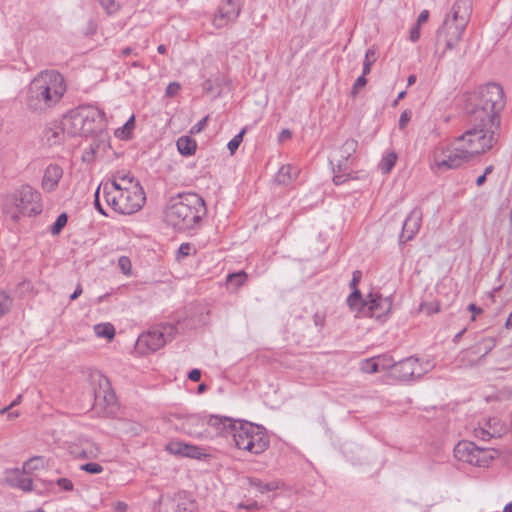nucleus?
Listing matches in <instances>:
<instances>
[{
    "label": "nucleus",
    "mask_w": 512,
    "mask_h": 512,
    "mask_svg": "<svg viewBox=\"0 0 512 512\" xmlns=\"http://www.w3.org/2000/svg\"><path fill=\"white\" fill-rule=\"evenodd\" d=\"M379 371L391 370V373L394 372V367L396 362L390 355L383 354L375 356Z\"/></svg>",
    "instance_id": "nucleus-32"
},
{
    "label": "nucleus",
    "mask_w": 512,
    "mask_h": 512,
    "mask_svg": "<svg viewBox=\"0 0 512 512\" xmlns=\"http://www.w3.org/2000/svg\"><path fill=\"white\" fill-rule=\"evenodd\" d=\"M206 214L204 199L192 192L179 193L170 198L164 210L166 223L179 231L199 227Z\"/></svg>",
    "instance_id": "nucleus-4"
},
{
    "label": "nucleus",
    "mask_w": 512,
    "mask_h": 512,
    "mask_svg": "<svg viewBox=\"0 0 512 512\" xmlns=\"http://www.w3.org/2000/svg\"><path fill=\"white\" fill-rule=\"evenodd\" d=\"M65 133L66 131L64 130V125L62 123L60 125L54 124L44 130L43 137L48 144L54 145L62 140V136Z\"/></svg>",
    "instance_id": "nucleus-28"
},
{
    "label": "nucleus",
    "mask_w": 512,
    "mask_h": 512,
    "mask_svg": "<svg viewBox=\"0 0 512 512\" xmlns=\"http://www.w3.org/2000/svg\"><path fill=\"white\" fill-rule=\"evenodd\" d=\"M106 203L117 213L130 215L139 211L145 203L143 189L103 191Z\"/></svg>",
    "instance_id": "nucleus-8"
},
{
    "label": "nucleus",
    "mask_w": 512,
    "mask_h": 512,
    "mask_svg": "<svg viewBox=\"0 0 512 512\" xmlns=\"http://www.w3.org/2000/svg\"><path fill=\"white\" fill-rule=\"evenodd\" d=\"M6 482L12 487L19 488L25 492L33 490L32 479L27 477L22 469H11L6 471Z\"/></svg>",
    "instance_id": "nucleus-22"
},
{
    "label": "nucleus",
    "mask_w": 512,
    "mask_h": 512,
    "mask_svg": "<svg viewBox=\"0 0 512 512\" xmlns=\"http://www.w3.org/2000/svg\"><path fill=\"white\" fill-rule=\"evenodd\" d=\"M243 0H223L213 18L214 27L220 29L234 23L241 13Z\"/></svg>",
    "instance_id": "nucleus-12"
},
{
    "label": "nucleus",
    "mask_w": 512,
    "mask_h": 512,
    "mask_svg": "<svg viewBox=\"0 0 512 512\" xmlns=\"http://www.w3.org/2000/svg\"><path fill=\"white\" fill-rule=\"evenodd\" d=\"M367 83V80L364 76H359L353 84L351 94L355 97L358 94V90L363 88Z\"/></svg>",
    "instance_id": "nucleus-47"
},
{
    "label": "nucleus",
    "mask_w": 512,
    "mask_h": 512,
    "mask_svg": "<svg viewBox=\"0 0 512 512\" xmlns=\"http://www.w3.org/2000/svg\"><path fill=\"white\" fill-rule=\"evenodd\" d=\"M12 298L5 292H0V318L11 308Z\"/></svg>",
    "instance_id": "nucleus-37"
},
{
    "label": "nucleus",
    "mask_w": 512,
    "mask_h": 512,
    "mask_svg": "<svg viewBox=\"0 0 512 512\" xmlns=\"http://www.w3.org/2000/svg\"><path fill=\"white\" fill-rule=\"evenodd\" d=\"M180 90V84L177 82H171L166 88V95L169 97L175 96Z\"/></svg>",
    "instance_id": "nucleus-52"
},
{
    "label": "nucleus",
    "mask_w": 512,
    "mask_h": 512,
    "mask_svg": "<svg viewBox=\"0 0 512 512\" xmlns=\"http://www.w3.org/2000/svg\"><path fill=\"white\" fill-rule=\"evenodd\" d=\"M188 378L194 382L199 381L201 378V371L199 369H192L188 374Z\"/></svg>",
    "instance_id": "nucleus-55"
},
{
    "label": "nucleus",
    "mask_w": 512,
    "mask_h": 512,
    "mask_svg": "<svg viewBox=\"0 0 512 512\" xmlns=\"http://www.w3.org/2000/svg\"><path fill=\"white\" fill-rule=\"evenodd\" d=\"M431 368L432 364L429 361L421 363L418 358L410 356L396 362L392 376L401 381L419 379Z\"/></svg>",
    "instance_id": "nucleus-11"
},
{
    "label": "nucleus",
    "mask_w": 512,
    "mask_h": 512,
    "mask_svg": "<svg viewBox=\"0 0 512 512\" xmlns=\"http://www.w3.org/2000/svg\"><path fill=\"white\" fill-rule=\"evenodd\" d=\"M245 133V129H242L237 135H235L227 144V148L229 149L231 154L238 149L241 142L243 141V136Z\"/></svg>",
    "instance_id": "nucleus-39"
},
{
    "label": "nucleus",
    "mask_w": 512,
    "mask_h": 512,
    "mask_svg": "<svg viewBox=\"0 0 512 512\" xmlns=\"http://www.w3.org/2000/svg\"><path fill=\"white\" fill-rule=\"evenodd\" d=\"M63 177V169L57 164H50L46 167L42 178L41 186L46 192L54 191L60 179Z\"/></svg>",
    "instance_id": "nucleus-23"
},
{
    "label": "nucleus",
    "mask_w": 512,
    "mask_h": 512,
    "mask_svg": "<svg viewBox=\"0 0 512 512\" xmlns=\"http://www.w3.org/2000/svg\"><path fill=\"white\" fill-rule=\"evenodd\" d=\"M64 130L70 136H84V123L80 115L79 107L68 112L63 120Z\"/></svg>",
    "instance_id": "nucleus-21"
},
{
    "label": "nucleus",
    "mask_w": 512,
    "mask_h": 512,
    "mask_svg": "<svg viewBox=\"0 0 512 512\" xmlns=\"http://www.w3.org/2000/svg\"><path fill=\"white\" fill-rule=\"evenodd\" d=\"M392 309V300L382 297L378 293H370L367 296L366 311L363 315L380 318Z\"/></svg>",
    "instance_id": "nucleus-14"
},
{
    "label": "nucleus",
    "mask_w": 512,
    "mask_h": 512,
    "mask_svg": "<svg viewBox=\"0 0 512 512\" xmlns=\"http://www.w3.org/2000/svg\"><path fill=\"white\" fill-rule=\"evenodd\" d=\"M409 38L412 42H416L420 38V26L414 25L410 30Z\"/></svg>",
    "instance_id": "nucleus-54"
},
{
    "label": "nucleus",
    "mask_w": 512,
    "mask_h": 512,
    "mask_svg": "<svg viewBox=\"0 0 512 512\" xmlns=\"http://www.w3.org/2000/svg\"><path fill=\"white\" fill-rule=\"evenodd\" d=\"M298 175V170L291 165H283L275 176V182L280 185H289Z\"/></svg>",
    "instance_id": "nucleus-26"
},
{
    "label": "nucleus",
    "mask_w": 512,
    "mask_h": 512,
    "mask_svg": "<svg viewBox=\"0 0 512 512\" xmlns=\"http://www.w3.org/2000/svg\"><path fill=\"white\" fill-rule=\"evenodd\" d=\"M79 111L84 123V137L96 134L103 129L105 122L103 110L93 105H81Z\"/></svg>",
    "instance_id": "nucleus-13"
},
{
    "label": "nucleus",
    "mask_w": 512,
    "mask_h": 512,
    "mask_svg": "<svg viewBox=\"0 0 512 512\" xmlns=\"http://www.w3.org/2000/svg\"><path fill=\"white\" fill-rule=\"evenodd\" d=\"M135 188L143 189L140 182L131 173L118 172L112 182L103 184V191L106 190H135Z\"/></svg>",
    "instance_id": "nucleus-19"
},
{
    "label": "nucleus",
    "mask_w": 512,
    "mask_h": 512,
    "mask_svg": "<svg viewBox=\"0 0 512 512\" xmlns=\"http://www.w3.org/2000/svg\"><path fill=\"white\" fill-rule=\"evenodd\" d=\"M475 434L478 438H481L482 440H487L491 437V434L483 428L475 430Z\"/></svg>",
    "instance_id": "nucleus-57"
},
{
    "label": "nucleus",
    "mask_w": 512,
    "mask_h": 512,
    "mask_svg": "<svg viewBox=\"0 0 512 512\" xmlns=\"http://www.w3.org/2000/svg\"><path fill=\"white\" fill-rule=\"evenodd\" d=\"M21 399H22V395H18V396L16 397V399H15V400H13V401H12V403H11L9 406H7V407H5V408L1 409V410H0V413H1V414H3V413H5L6 411H8L10 408H12V407H14V406L18 405V404L21 402Z\"/></svg>",
    "instance_id": "nucleus-59"
},
{
    "label": "nucleus",
    "mask_w": 512,
    "mask_h": 512,
    "mask_svg": "<svg viewBox=\"0 0 512 512\" xmlns=\"http://www.w3.org/2000/svg\"><path fill=\"white\" fill-rule=\"evenodd\" d=\"M127 504L124 502H117L115 505V512H126Z\"/></svg>",
    "instance_id": "nucleus-63"
},
{
    "label": "nucleus",
    "mask_w": 512,
    "mask_h": 512,
    "mask_svg": "<svg viewBox=\"0 0 512 512\" xmlns=\"http://www.w3.org/2000/svg\"><path fill=\"white\" fill-rule=\"evenodd\" d=\"M177 149L181 155H193L197 148L196 141L189 136H181L177 140Z\"/></svg>",
    "instance_id": "nucleus-29"
},
{
    "label": "nucleus",
    "mask_w": 512,
    "mask_h": 512,
    "mask_svg": "<svg viewBox=\"0 0 512 512\" xmlns=\"http://www.w3.org/2000/svg\"><path fill=\"white\" fill-rule=\"evenodd\" d=\"M101 189L103 190V184H100L95 191L94 206L98 210L99 213H101L104 216H107L106 211L103 209L102 205L100 204L99 194H100Z\"/></svg>",
    "instance_id": "nucleus-46"
},
{
    "label": "nucleus",
    "mask_w": 512,
    "mask_h": 512,
    "mask_svg": "<svg viewBox=\"0 0 512 512\" xmlns=\"http://www.w3.org/2000/svg\"><path fill=\"white\" fill-rule=\"evenodd\" d=\"M99 454V448L95 444H91L88 448L84 449L81 456L84 458H96Z\"/></svg>",
    "instance_id": "nucleus-45"
},
{
    "label": "nucleus",
    "mask_w": 512,
    "mask_h": 512,
    "mask_svg": "<svg viewBox=\"0 0 512 512\" xmlns=\"http://www.w3.org/2000/svg\"><path fill=\"white\" fill-rule=\"evenodd\" d=\"M80 469L89 474H99L103 471V467L95 462L83 464L80 466Z\"/></svg>",
    "instance_id": "nucleus-41"
},
{
    "label": "nucleus",
    "mask_w": 512,
    "mask_h": 512,
    "mask_svg": "<svg viewBox=\"0 0 512 512\" xmlns=\"http://www.w3.org/2000/svg\"><path fill=\"white\" fill-rule=\"evenodd\" d=\"M42 211L41 193L28 184L8 195L3 204L4 217L13 224H17L22 217H34Z\"/></svg>",
    "instance_id": "nucleus-6"
},
{
    "label": "nucleus",
    "mask_w": 512,
    "mask_h": 512,
    "mask_svg": "<svg viewBox=\"0 0 512 512\" xmlns=\"http://www.w3.org/2000/svg\"><path fill=\"white\" fill-rule=\"evenodd\" d=\"M94 332L100 338L112 339L115 336V328L110 323H101L95 325Z\"/></svg>",
    "instance_id": "nucleus-31"
},
{
    "label": "nucleus",
    "mask_w": 512,
    "mask_h": 512,
    "mask_svg": "<svg viewBox=\"0 0 512 512\" xmlns=\"http://www.w3.org/2000/svg\"><path fill=\"white\" fill-rule=\"evenodd\" d=\"M195 249L190 243H182L178 249V258L189 256Z\"/></svg>",
    "instance_id": "nucleus-44"
},
{
    "label": "nucleus",
    "mask_w": 512,
    "mask_h": 512,
    "mask_svg": "<svg viewBox=\"0 0 512 512\" xmlns=\"http://www.w3.org/2000/svg\"><path fill=\"white\" fill-rule=\"evenodd\" d=\"M41 461L40 457H34L26 461L22 467L25 474H29L31 471L38 469V463Z\"/></svg>",
    "instance_id": "nucleus-43"
},
{
    "label": "nucleus",
    "mask_w": 512,
    "mask_h": 512,
    "mask_svg": "<svg viewBox=\"0 0 512 512\" xmlns=\"http://www.w3.org/2000/svg\"><path fill=\"white\" fill-rule=\"evenodd\" d=\"M167 329L171 330V327L154 328L149 330L147 333H144L139 337L138 343L140 345H145L149 351L155 352L165 345L167 341L165 331Z\"/></svg>",
    "instance_id": "nucleus-17"
},
{
    "label": "nucleus",
    "mask_w": 512,
    "mask_h": 512,
    "mask_svg": "<svg viewBox=\"0 0 512 512\" xmlns=\"http://www.w3.org/2000/svg\"><path fill=\"white\" fill-rule=\"evenodd\" d=\"M166 450L172 455H178L192 459H201L202 457L206 456V453L202 448L181 441H170L166 445Z\"/></svg>",
    "instance_id": "nucleus-18"
},
{
    "label": "nucleus",
    "mask_w": 512,
    "mask_h": 512,
    "mask_svg": "<svg viewBox=\"0 0 512 512\" xmlns=\"http://www.w3.org/2000/svg\"><path fill=\"white\" fill-rule=\"evenodd\" d=\"M367 298L363 299L362 294L358 288L352 291L347 298V304L352 311L364 314L366 311Z\"/></svg>",
    "instance_id": "nucleus-27"
},
{
    "label": "nucleus",
    "mask_w": 512,
    "mask_h": 512,
    "mask_svg": "<svg viewBox=\"0 0 512 512\" xmlns=\"http://www.w3.org/2000/svg\"><path fill=\"white\" fill-rule=\"evenodd\" d=\"M207 417L189 414L181 418L180 429L189 436L201 437L206 431Z\"/></svg>",
    "instance_id": "nucleus-15"
},
{
    "label": "nucleus",
    "mask_w": 512,
    "mask_h": 512,
    "mask_svg": "<svg viewBox=\"0 0 512 512\" xmlns=\"http://www.w3.org/2000/svg\"><path fill=\"white\" fill-rule=\"evenodd\" d=\"M361 278H362V272L360 270H355L352 274V279L349 284V286L352 290H355V288H357Z\"/></svg>",
    "instance_id": "nucleus-51"
},
{
    "label": "nucleus",
    "mask_w": 512,
    "mask_h": 512,
    "mask_svg": "<svg viewBox=\"0 0 512 512\" xmlns=\"http://www.w3.org/2000/svg\"><path fill=\"white\" fill-rule=\"evenodd\" d=\"M82 294V287L80 284L76 286L75 291L71 294L70 299L75 300Z\"/></svg>",
    "instance_id": "nucleus-64"
},
{
    "label": "nucleus",
    "mask_w": 512,
    "mask_h": 512,
    "mask_svg": "<svg viewBox=\"0 0 512 512\" xmlns=\"http://www.w3.org/2000/svg\"><path fill=\"white\" fill-rule=\"evenodd\" d=\"M496 346V340L492 337L482 338L471 347L462 350L456 357V363L460 367H473L488 355Z\"/></svg>",
    "instance_id": "nucleus-10"
},
{
    "label": "nucleus",
    "mask_w": 512,
    "mask_h": 512,
    "mask_svg": "<svg viewBox=\"0 0 512 512\" xmlns=\"http://www.w3.org/2000/svg\"><path fill=\"white\" fill-rule=\"evenodd\" d=\"M67 86L64 76L54 69L40 71L27 85L24 103L31 113L44 114L63 98Z\"/></svg>",
    "instance_id": "nucleus-2"
},
{
    "label": "nucleus",
    "mask_w": 512,
    "mask_h": 512,
    "mask_svg": "<svg viewBox=\"0 0 512 512\" xmlns=\"http://www.w3.org/2000/svg\"><path fill=\"white\" fill-rule=\"evenodd\" d=\"M428 18H429V11L428 10L421 11L418 16L416 25L421 26V24L425 23L428 20Z\"/></svg>",
    "instance_id": "nucleus-56"
},
{
    "label": "nucleus",
    "mask_w": 512,
    "mask_h": 512,
    "mask_svg": "<svg viewBox=\"0 0 512 512\" xmlns=\"http://www.w3.org/2000/svg\"><path fill=\"white\" fill-rule=\"evenodd\" d=\"M495 451L476 446L470 441H460L454 447V456L462 462L485 467L494 459Z\"/></svg>",
    "instance_id": "nucleus-9"
},
{
    "label": "nucleus",
    "mask_w": 512,
    "mask_h": 512,
    "mask_svg": "<svg viewBox=\"0 0 512 512\" xmlns=\"http://www.w3.org/2000/svg\"><path fill=\"white\" fill-rule=\"evenodd\" d=\"M376 53L373 49H368L365 53V61H372V63L376 60Z\"/></svg>",
    "instance_id": "nucleus-60"
},
{
    "label": "nucleus",
    "mask_w": 512,
    "mask_h": 512,
    "mask_svg": "<svg viewBox=\"0 0 512 512\" xmlns=\"http://www.w3.org/2000/svg\"><path fill=\"white\" fill-rule=\"evenodd\" d=\"M468 309L469 311H471L473 313V318L472 319H475V315L476 314H480L482 313V309L479 308L478 306H476V304L474 303H471L469 306H468Z\"/></svg>",
    "instance_id": "nucleus-61"
},
{
    "label": "nucleus",
    "mask_w": 512,
    "mask_h": 512,
    "mask_svg": "<svg viewBox=\"0 0 512 512\" xmlns=\"http://www.w3.org/2000/svg\"><path fill=\"white\" fill-rule=\"evenodd\" d=\"M67 221H68L67 214L66 213L60 214L57 217L55 223L51 227V234L58 235L61 232V230L63 229V227L67 224Z\"/></svg>",
    "instance_id": "nucleus-38"
},
{
    "label": "nucleus",
    "mask_w": 512,
    "mask_h": 512,
    "mask_svg": "<svg viewBox=\"0 0 512 512\" xmlns=\"http://www.w3.org/2000/svg\"><path fill=\"white\" fill-rule=\"evenodd\" d=\"M493 146L487 138L466 131L451 145L436 146L432 153V166L440 172L459 168L478 154L485 153Z\"/></svg>",
    "instance_id": "nucleus-3"
},
{
    "label": "nucleus",
    "mask_w": 512,
    "mask_h": 512,
    "mask_svg": "<svg viewBox=\"0 0 512 512\" xmlns=\"http://www.w3.org/2000/svg\"><path fill=\"white\" fill-rule=\"evenodd\" d=\"M471 12L472 4L470 0H456L453 3L442 27L437 32V43H440L443 39L445 44L440 57H444L448 51L457 47L469 23Z\"/></svg>",
    "instance_id": "nucleus-5"
},
{
    "label": "nucleus",
    "mask_w": 512,
    "mask_h": 512,
    "mask_svg": "<svg viewBox=\"0 0 512 512\" xmlns=\"http://www.w3.org/2000/svg\"><path fill=\"white\" fill-rule=\"evenodd\" d=\"M313 321L316 327L322 328L325 325V314L316 312L313 316Z\"/></svg>",
    "instance_id": "nucleus-53"
},
{
    "label": "nucleus",
    "mask_w": 512,
    "mask_h": 512,
    "mask_svg": "<svg viewBox=\"0 0 512 512\" xmlns=\"http://www.w3.org/2000/svg\"><path fill=\"white\" fill-rule=\"evenodd\" d=\"M135 127V118L131 116L126 123L115 131V136L120 139H129Z\"/></svg>",
    "instance_id": "nucleus-33"
},
{
    "label": "nucleus",
    "mask_w": 512,
    "mask_h": 512,
    "mask_svg": "<svg viewBox=\"0 0 512 512\" xmlns=\"http://www.w3.org/2000/svg\"><path fill=\"white\" fill-rule=\"evenodd\" d=\"M291 136H292V133L289 129H283L279 135V140L283 141L285 139L291 138Z\"/></svg>",
    "instance_id": "nucleus-62"
},
{
    "label": "nucleus",
    "mask_w": 512,
    "mask_h": 512,
    "mask_svg": "<svg viewBox=\"0 0 512 512\" xmlns=\"http://www.w3.org/2000/svg\"><path fill=\"white\" fill-rule=\"evenodd\" d=\"M504 106V92L499 84L488 83L480 87L468 99L466 111L470 128L467 131L487 138L494 146L498 141L500 112Z\"/></svg>",
    "instance_id": "nucleus-1"
},
{
    "label": "nucleus",
    "mask_w": 512,
    "mask_h": 512,
    "mask_svg": "<svg viewBox=\"0 0 512 512\" xmlns=\"http://www.w3.org/2000/svg\"><path fill=\"white\" fill-rule=\"evenodd\" d=\"M240 421H234L229 417H220L217 415H210L207 418L206 426L213 427L216 432L222 436L233 438L237 431V426Z\"/></svg>",
    "instance_id": "nucleus-20"
},
{
    "label": "nucleus",
    "mask_w": 512,
    "mask_h": 512,
    "mask_svg": "<svg viewBox=\"0 0 512 512\" xmlns=\"http://www.w3.org/2000/svg\"><path fill=\"white\" fill-rule=\"evenodd\" d=\"M208 121V116H205L202 118L198 123H196L190 130L191 134H197L200 133L206 126Z\"/></svg>",
    "instance_id": "nucleus-49"
},
{
    "label": "nucleus",
    "mask_w": 512,
    "mask_h": 512,
    "mask_svg": "<svg viewBox=\"0 0 512 512\" xmlns=\"http://www.w3.org/2000/svg\"><path fill=\"white\" fill-rule=\"evenodd\" d=\"M236 448L258 455L269 447V437L265 428L247 421L238 423L232 438Z\"/></svg>",
    "instance_id": "nucleus-7"
},
{
    "label": "nucleus",
    "mask_w": 512,
    "mask_h": 512,
    "mask_svg": "<svg viewBox=\"0 0 512 512\" xmlns=\"http://www.w3.org/2000/svg\"><path fill=\"white\" fill-rule=\"evenodd\" d=\"M57 485L65 491H72L74 487L72 481L68 478H59L57 480Z\"/></svg>",
    "instance_id": "nucleus-50"
},
{
    "label": "nucleus",
    "mask_w": 512,
    "mask_h": 512,
    "mask_svg": "<svg viewBox=\"0 0 512 512\" xmlns=\"http://www.w3.org/2000/svg\"><path fill=\"white\" fill-rule=\"evenodd\" d=\"M347 180H348V175H346V174H335L334 177H333V182L336 185L343 184Z\"/></svg>",
    "instance_id": "nucleus-58"
},
{
    "label": "nucleus",
    "mask_w": 512,
    "mask_h": 512,
    "mask_svg": "<svg viewBox=\"0 0 512 512\" xmlns=\"http://www.w3.org/2000/svg\"><path fill=\"white\" fill-rule=\"evenodd\" d=\"M248 484L250 487L255 488L260 493L264 494L266 492L277 490L280 487V483L278 481H272L269 483H264L262 480L258 478H249Z\"/></svg>",
    "instance_id": "nucleus-30"
},
{
    "label": "nucleus",
    "mask_w": 512,
    "mask_h": 512,
    "mask_svg": "<svg viewBox=\"0 0 512 512\" xmlns=\"http://www.w3.org/2000/svg\"><path fill=\"white\" fill-rule=\"evenodd\" d=\"M397 161V155L393 152L388 153L386 156L383 157L380 163V168L384 173H388L391 171V169L394 167L395 163Z\"/></svg>",
    "instance_id": "nucleus-35"
},
{
    "label": "nucleus",
    "mask_w": 512,
    "mask_h": 512,
    "mask_svg": "<svg viewBox=\"0 0 512 512\" xmlns=\"http://www.w3.org/2000/svg\"><path fill=\"white\" fill-rule=\"evenodd\" d=\"M247 280V274L244 271H239L237 273H231L227 276V282L234 286L235 288H239L245 284Z\"/></svg>",
    "instance_id": "nucleus-34"
},
{
    "label": "nucleus",
    "mask_w": 512,
    "mask_h": 512,
    "mask_svg": "<svg viewBox=\"0 0 512 512\" xmlns=\"http://www.w3.org/2000/svg\"><path fill=\"white\" fill-rule=\"evenodd\" d=\"M360 369L362 372L368 374L379 372L375 357L362 360L360 363Z\"/></svg>",
    "instance_id": "nucleus-36"
},
{
    "label": "nucleus",
    "mask_w": 512,
    "mask_h": 512,
    "mask_svg": "<svg viewBox=\"0 0 512 512\" xmlns=\"http://www.w3.org/2000/svg\"><path fill=\"white\" fill-rule=\"evenodd\" d=\"M422 222V211L414 208L405 219L402 232L399 236L400 243H406L414 238L418 233Z\"/></svg>",
    "instance_id": "nucleus-16"
},
{
    "label": "nucleus",
    "mask_w": 512,
    "mask_h": 512,
    "mask_svg": "<svg viewBox=\"0 0 512 512\" xmlns=\"http://www.w3.org/2000/svg\"><path fill=\"white\" fill-rule=\"evenodd\" d=\"M99 3L108 14H114L120 8V5L115 0H99Z\"/></svg>",
    "instance_id": "nucleus-40"
},
{
    "label": "nucleus",
    "mask_w": 512,
    "mask_h": 512,
    "mask_svg": "<svg viewBox=\"0 0 512 512\" xmlns=\"http://www.w3.org/2000/svg\"><path fill=\"white\" fill-rule=\"evenodd\" d=\"M176 512H196L197 504L186 492H179L174 497Z\"/></svg>",
    "instance_id": "nucleus-25"
},
{
    "label": "nucleus",
    "mask_w": 512,
    "mask_h": 512,
    "mask_svg": "<svg viewBox=\"0 0 512 512\" xmlns=\"http://www.w3.org/2000/svg\"><path fill=\"white\" fill-rule=\"evenodd\" d=\"M118 267L123 274L129 275L132 267L130 259L126 256H121L118 259Z\"/></svg>",
    "instance_id": "nucleus-42"
},
{
    "label": "nucleus",
    "mask_w": 512,
    "mask_h": 512,
    "mask_svg": "<svg viewBox=\"0 0 512 512\" xmlns=\"http://www.w3.org/2000/svg\"><path fill=\"white\" fill-rule=\"evenodd\" d=\"M411 117L412 112L410 110H404L400 115L399 128L404 129L411 120Z\"/></svg>",
    "instance_id": "nucleus-48"
},
{
    "label": "nucleus",
    "mask_w": 512,
    "mask_h": 512,
    "mask_svg": "<svg viewBox=\"0 0 512 512\" xmlns=\"http://www.w3.org/2000/svg\"><path fill=\"white\" fill-rule=\"evenodd\" d=\"M358 142L355 139H347L342 147L340 148L341 160L338 161L337 169L338 172L345 171L347 169L346 162L356 152Z\"/></svg>",
    "instance_id": "nucleus-24"
}]
</instances>
